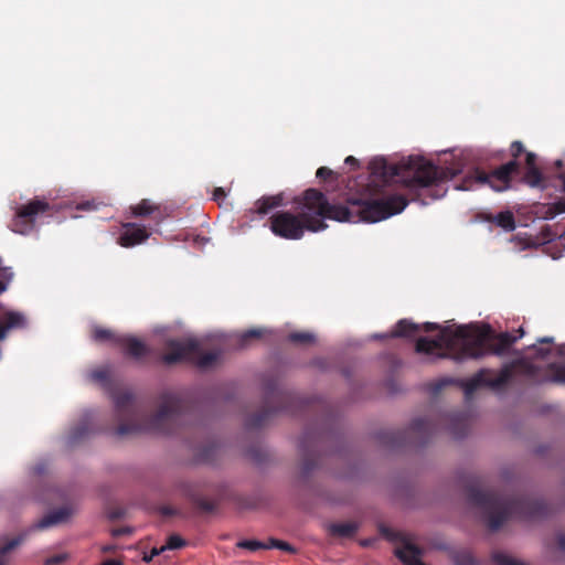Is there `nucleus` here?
<instances>
[{"mask_svg":"<svg viewBox=\"0 0 565 565\" xmlns=\"http://www.w3.org/2000/svg\"><path fill=\"white\" fill-rule=\"evenodd\" d=\"M122 334H116L110 329H106L103 327H95L93 329L92 338L96 342H110L118 345V339L121 338Z\"/></svg>","mask_w":565,"mask_h":565,"instance_id":"23","label":"nucleus"},{"mask_svg":"<svg viewBox=\"0 0 565 565\" xmlns=\"http://www.w3.org/2000/svg\"><path fill=\"white\" fill-rule=\"evenodd\" d=\"M491 374L492 370L481 369L471 379L458 381L459 385L465 392L466 397H470L481 386H487L494 390L501 388L502 386H494L491 384L494 381V377H489Z\"/></svg>","mask_w":565,"mask_h":565,"instance_id":"15","label":"nucleus"},{"mask_svg":"<svg viewBox=\"0 0 565 565\" xmlns=\"http://www.w3.org/2000/svg\"><path fill=\"white\" fill-rule=\"evenodd\" d=\"M277 548L291 554L296 553V548L285 541H280Z\"/></svg>","mask_w":565,"mask_h":565,"instance_id":"43","label":"nucleus"},{"mask_svg":"<svg viewBox=\"0 0 565 565\" xmlns=\"http://www.w3.org/2000/svg\"><path fill=\"white\" fill-rule=\"evenodd\" d=\"M265 543L257 540H243L237 543V547L245 548L252 552L262 550Z\"/></svg>","mask_w":565,"mask_h":565,"instance_id":"34","label":"nucleus"},{"mask_svg":"<svg viewBox=\"0 0 565 565\" xmlns=\"http://www.w3.org/2000/svg\"><path fill=\"white\" fill-rule=\"evenodd\" d=\"M323 436L320 433L306 430L299 439V451L301 454V473L303 477L318 467L320 462V446Z\"/></svg>","mask_w":565,"mask_h":565,"instance_id":"12","label":"nucleus"},{"mask_svg":"<svg viewBox=\"0 0 565 565\" xmlns=\"http://www.w3.org/2000/svg\"><path fill=\"white\" fill-rule=\"evenodd\" d=\"M90 419L92 416L88 414L83 422L77 424L74 428H72L70 435H68V444L75 445L79 441H82L84 438H86L90 431Z\"/></svg>","mask_w":565,"mask_h":565,"instance_id":"21","label":"nucleus"},{"mask_svg":"<svg viewBox=\"0 0 565 565\" xmlns=\"http://www.w3.org/2000/svg\"><path fill=\"white\" fill-rule=\"evenodd\" d=\"M563 191L565 192V177H563Z\"/></svg>","mask_w":565,"mask_h":565,"instance_id":"56","label":"nucleus"},{"mask_svg":"<svg viewBox=\"0 0 565 565\" xmlns=\"http://www.w3.org/2000/svg\"><path fill=\"white\" fill-rule=\"evenodd\" d=\"M284 205H285L284 193H278L275 195H264L255 202L253 212L257 213L259 215H266L274 209L280 207Z\"/></svg>","mask_w":565,"mask_h":565,"instance_id":"19","label":"nucleus"},{"mask_svg":"<svg viewBox=\"0 0 565 565\" xmlns=\"http://www.w3.org/2000/svg\"><path fill=\"white\" fill-rule=\"evenodd\" d=\"M151 235V231L138 223H124L117 243L125 248L142 244Z\"/></svg>","mask_w":565,"mask_h":565,"instance_id":"14","label":"nucleus"},{"mask_svg":"<svg viewBox=\"0 0 565 565\" xmlns=\"http://www.w3.org/2000/svg\"><path fill=\"white\" fill-rule=\"evenodd\" d=\"M525 164H526V169L532 168V167H537L536 166V154L533 152H526L525 153Z\"/></svg>","mask_w":565,"mask_h":565,"instance_id":"41","label":"nucleus"},{"mask_svg":"<svg viewBox=\"0 0 565 565\" xmlns=\"http://www.w3.org/2000/svg\"><path fill=\"white\" fill-rule=\"evenodd\" d=\"M130 211L135 217L152 216L157 224L162 220L160 206L148 199H143L138 204L131 205Z\"/></svg>","mask_w":565,"mask_h":565,"instance_id":"18","label":"nucleus"},{"mask_svg":"<svg viewBox=\"0 0 565 565\" xmlns=\"http://www.w3.org/2000/svg\"><path fill=\"white\" fill-rule=\"evenodd\" d=\"M164 348L166 353L161 355V361L167 365L190 362L200 369H207L218 360L217 352L202 353L200 351V343L194 338L182 340L169 339L166 341Z\"/></svg>","mask_w":565,"mask_h":565,"instance_id":"8","label":"nucleus"},{"mask_svg":"<svg viewBox=\"0 0 565 565\" xmlns=\"http://www.w3.org/2000/svg\"><path fill=\"white\" fill-rule=\"evenodd\" d=\"M358 531V525L353 522L333 523L330 525L332 535L350 537Z\"/></svg>","mask_w":565,"mask_h":565,"instance_id":"25","label":"nucleus"},{"mask_svg":"<svg viewBox=\"0 0 565 565\" xmlns=\"http://www.w3.org/2000/svg\"><path fill=\"white\" fill-rule=\"evenodd\" d=\"M520 335L515 337L509 332H501L489 342L488 333L478 329L459 326L455 330L445 327L439 339L428 340L422 337L416 341L417 353L435 354L439 359L450 358L455 361L467 359H480L487 354L502 355L524 334L522 328Z\"/></svg>","mask_w":565,"mask_h":565,"instance_id":"3","label":"nucleus"},{"mask_svg":"<svg viewBox=\"0 0 565 565\" xmlns=\"http://www.w3.org/2000/svg\"><path fill=\"white\" fill-rule=\"evenodd\" d=\"M557 546L559 550L565 551V534H559L557 536Z\"/></svg>","mask_w":565,"mask_h":565,"instance_id":"46","label":"nucleus"},{"mask_svg":"<svg viewBox=\"0 0 565 565\" xmlns=\"http://www.w3.org/2000/svg\"><path fill=\"white\" fill-rule=\"evenodd\" d=\"M163 551H166V550L163 548V546H161L160 548H158V547H153V548L151 550V552H150V555H151L152 557H154V556H158L159 554H161Z\"/></svg>","mask_w":565,"mask_h":565,"instance_id":"48","label":"nucleus"},{"mask_svg":"<svg viewBox=\"0 0 565 565\" xmlns=\"http://www.w3.org/2000/svg\"><path fill=\"white\" fill-rule=\"evenodd\" d=\"M537 342H539V343H542V344H543V343L551 344V343H553V338H551V337H544V338L539 339V340H537Z\"/></svg>","mask_w":565,"mask_h":565,"instance_id":"50","label":"nucleus"},{"mask_svg":"<svg viewBox=\"0 0 565 565\" xmlns=\"http://www.w3.org/2000/svg\"><path fill=\"white\" fill-rule=\"evenodd\" d=\"M552 204V209L554 210V214L565 213V199H561Z\"/></svg>","mask_w":565,"mask_h":565,"instance_id":"39","label":"nucleus"},{"mask_svg":"<svg viewBox=\"0 0 565 565\" xmlns=\"http://www.w3.org/2000/svg\"><path fill=\"white\" fill-rule=\"evenodd\" d=\"M90 379L104 386H108L110 384V371L107 367L94 370L90 373Z\"/></svg>","mask_w":565,"mask_h":565,"instance_id":"31","label":"nucleus"},{"mask_svg":"<svg viewBox=\"0 0 565 565\" xmlns=\"http://www.w3.org/2000/svg\"><path fill=\"white\" fill-rule=\"evenodd\" d=\"M70 510L66 508L57 509L53 512H50L49 514L44 515L39 523L36 524L38 529H47L50 526L60 524L67 520L70 516Z\"/></svg>","mask_w":565,"mask_h":565,"instance_id":"20","label":"nucleus"},{"mask_svg":"<svg viewBox=\"0 0 565 565\" xmlns=\"http://www.w3.org/2000/svg\"><path fill=\"white\" fill-rule=\"evenodd\" d=\"M510 152L513 160L501 164L490 173L478 168L475 169L463 178L457 189L469 191L473 190L476 185H488L497 192L510 189L512 177L520 172V163L516 159L524 152L523 143L518 140L513 141L510 147Z\"/></svg>","mask_w":565,"mask_h":565,"instance_id":"6","label":"nucleus"},{"mask_svg":"<svg viewBox=\"0 0 565 565\" xmlns=\"http://www.w3.org/2000/svg\"><path fill=\"white\" fill-rule=\"evenodd\" d=\"M452 382L451 380H444L441 381L438 385H437V390L441 388L444 385H446L447 383H450Z\"/></svg>","mask_w":565,"mask_h":565,"instance_id":"51","label":"nucleus"},{"mask_svg":"<svg viewBox=\"0 0 565 565\" xmlns=\"http://www.w3.org/2000/svg\"><path fill=\"white\" fill-rule=\"evenodd\" d=\"M467 501L482 510L491 531L499 530L510 518L540 519L550 514V505L530 497H504L492 491H482L475 486L467 487Z\"/></svg>","mask_w":565,"mask_h":565,"instance_id":"5","label":"nucleus"},{"mask_svg":"<svg viewBox=\"0 0 565 565\" xmlns=\"http://www.w3.org/2000/svg\"><path fill=\"white\" fill-rule=\"evenodd\" d=\"M265 406L264 408L246 418L248 429H258L265 426L277 413L288 411V403L292 401L291 394L281 391L276 381L265 383Z\"/></svg>","mask_w":565,"mask_h":565,"instance_id":"10","label":"nucleus"},{"mask_svg":"<svg viewBox=\"0 0 565 565\" xmlns=\"http://www.w3.org/2000/svg\"><path fill=\"white\" fill-rule=\"evenodd\" d=\"M450 431L456 438H461L468 430V416L465 413H456L450 416Z\"/></svg>","mask_w":565,"mask_h":565,"instance_id":"22","label":"nucleus"},{"mask_svg":"<svg viewBox=\"0 0 565 565\" xmlns=\"http://www.w3.org/2000/svg\"><path fill=\"white\" fill-rule=\"evenodd\" d=\"M556 215L557 214H554V210L552 209V204H547L546 206H544V211H543V218L544 220H552Z\"/></svg>","mask_w":565,"mask_h":565,"instance_id":"42","label":"nucleus"},{"mask_svg":"<svg viewBox=\"0 0 565 565\" xmlns=\"http://www.w3.org/2000/svg\"><path fill=\"white\" fill-rule=\"evenodd\" d=\"M116 418L119 422L114 435L124 437L141 431L174 434L191 416L192 407L181 395L166 392L160 396V406L156 414L146 417L139 408L132 393L111 392Z\"/></svg>","mask_w":565,"mask_h":565,"instance_id":"2","label":"nucleus"},{"mask_svg":"<svg viewBox=\"0 0 565 565\" xmlns=\"http://www.w3.org/2000/svg\"><path fill=\"white\" fill-rule=\"evenodd\" d=\"M102 565H122V563L118 559L110 558L105 561Z\"/></svg>","mask_w":565,"mask_h":565,"instance_id":"49","label":"nucleus"},{"mask_svg":"<svg viewBox=\"0 0 565 565\" xmlns=\"http://www.w3.org/2000/svg\"><path fill=\"white\" fill-rule=\"evenodd\" d=\"M186 545V542L184 539H182L178 534H172L168 537L166 544L163 545L164 550H179Z\"/></svg>","mask_w":565,"mask_h":565,"instance_id":"33","label":"nucleus"},{"mask_svg":"<svg viewBox=\"0 0 565 565\" xmlns=\"http://www.w3.org/2000/svg\"><path fill=\"white\" fill-rule=\"evenodd\" d=\"M452 561L455 565H479L478 561L468 551L456 552Z\"/></svg>","mask_w":565,"mask_h":565,"instance_id":"30","label":"nucleus"},{"mask_svg":"<svg viewBox=\"0 0 565 565\" xmlns=\"http://www.w3.org/2000/svg\"><path fill=\"white\" fill-rule=\"evenodd\" d=\"M26 326V319L23 313L18 311H7L0 318V341L4 340L8 332L14 329H22Z\"/></svg>","mask_w":565,"mask_h":565,"instance_id":"17","label":"nucleus"},{"mask_svg":"<svg viewBox=\"0 0 565 565\" xmlns=\"http://www.w3.org/2000/svg\"><path fill=\"white\" fill-rule=\"evenodd\" d=\"M203 508L206 509V510H212V505L211 504H204Z\"/></svg>","mask_w":565,"mask_h":565,"instance_id":"55","label":"nucleus"},{"mask_svg":"<svg viewBox=\"0 0 565 565\" xmlns=\"http://www.w3.org/2000/svg\"><path fill=\"white\" fill-rule=\"evenodd\" d=\"M68 558L66 553H61L45 558L44 565H61Z\"/></svg>","mask_w":565,"mask_h":565,"instance_id":"36","label":"nucleus"},{"mask_svg":"<svg viewBox=\"0 0 565 565\" xmlns=\"http://www.w3.org/2000/svg\"><path fill=\"white\" fill-rule=\"evenodd\" d=\"M114 547L113 546H104L103 547V552L105 553H109V552H113Z\"/></svg>","mask_w":565,"mask_h":565,"instance_id":"52","label":"nucleus"},{"mask_svg":"<svg viewBox=\"0 0 565 565\" xmlns=\"http://www.w3.org/2000/svg\"><path fill=\"white\" fill-rule=\"evenodd\" d=\"M445 328H440L437 323L434 322H426L423 326H419L417 323H414L413 321L408 319H401L395 328L388 333V334H381V335H374L379 339H386V338H413L416 333H418L420 330L425 332H431L435 330H439V333ZM440 334L437 335V339H439Z\"/></svg>","mask_w":565,"mask_h":565,"instance_id":"13","label":"nucleus"},{"mask_svg":"<svg viewBox=\"0 0 565 565\" xmlns=\"http://www.w3.org/2000/svg\"><path fill=\"white\" fill-rule=\"evenodd\" d=\"M264 334L262 329H250L244 332L241 337V342L245 345L252 339H258Z\"/></svg>","mask_w":565,"mask_h":565,"instance_id":"35","label":"nucleus"},{"mask_svg":"<svg viewBox=\"0 0 565 565\" xmlns=\"http://www.w3.org/2000/svg\"><path fill=\"white\" fill-rule=\"evenodd\" d=\"M333 175V171L327 167H320L317 172L316 177L321 180H327Z\"/></svg>","mask_w":565,"mask_h":565,"instance_id":"38","label":"nucleus"},{"mask_svg":"<svg viewBox=\"0 0 565 565\" xmlns=\"http://www.w3.org/2000/svg\"><path fill=\"white\" fill-rule=\"evenodd\" d=\"M118 347L121 348L125 355L136 361H140L150 352L145 342L128 334H122L121 338L118 339Z\"/></svg>","mask_w":565,"mask_h":565,"instance_id":"16","label":"nucleus"},{"mask_svg":"<svg viewBox=\"0 0 565 565\" xmlns=\"http://www.w3.org/2000/svg\"><path fill=\"white\" fill-rule=\"evenodd\" d=\"M225 198H226V192H225V190L223 188L218 186V188L214 189V191H213V200L214 201L220 203Z\"/></svg>","mask_w":565,"mask_h":565,"instance_id":"40","label":"nucleus"},{"mask_svg":"<svg viewBox=\"0 0 565 565\" xmlns=\"http://www.w3.org/2000/svg\"><path fill=\"white\" fill-rule=\"evenodd\" d=\"M437 423L424 417L412 422L406 430H385L379 434V440L390 448L403 447L407 444L425 445L437 430Z\"/></svg>","mask_w":565,"mask_h":565,"instance_id":"9","label":"nucleus"},{"mask_svg":"<svg viewBox=\"0 0 565 565\" xmlns=\"http://www.w3.org/2000/svg\"><path fill=\"white\" fill-rule=\"evenodd\" d=\"M540 371V366L526 361L525 359H519L504 364L491 384L503 387L518 372L536 383L551 382L565 385V364L550 363L546 366L545 375L542 379L539 377Z\"/></svg>","mask_w":565,"mask_h":565,"instance_id":"7","label":"nucleus"},{"mask_svg":"<svg viewBox=\"0 0 565 565\" xmlns=\"http://www.w3.org/2000/svg\"><path fill=\"white\" fill-rule=\"evenodd\" d=\"M152 558H153V557H152L150 554H149V555H145V556H143V561H145V562H147V563L151 562V561H152Z\"/></svg>","mask_w":565,"mask_h":565,"instance_id":"53","label":"nucleus"},{"mask_svg":"<svg viewBox=\"0 0 565 565\" xmlns=\"http://www.w3.org/2000/svg\"><path fill=\"white\" fill-rule=\"evenodd\" d=\"M344 162L351 167H356L358 166V159H355L354 157L352 156H349L345 158Z\"/></svg>","mask_w":565,"mask_h":565,"instance_id":"47","label":"nucleus"},{"mask_svg":"<svg viewBox=\"0 0 565 565\" xmlns=\"http://www.w3.org/2000/svg\"><path fill=\"white\" fill-rule=\"evenodd\" d=\"M530 349L535 351L534 356L536 359H545L551 353L550 348H542L536 344L531 345Z\"/></svg>","mask_w":565,"mask_h":565,"instance_id":"37","label":"nucleus"},{"mask_svg":"<svg viewBox=\"0 0 565 565\" xmlns=\"http://www.w3.org/2000/svg\"><path fill=\"white\" fill-rule=\"evenodd\" d=\"M523 181L532 188H544L545 178L537 167L526 169Z\"/></svg>","mask_w":565,"mask_h":565,"instance_id":"24","label":"nucleus"},{"mask_svg":"<svg viewBox=\"0 0 565 565\" xmlns=\"http://www.w3.org/2000/svg\"><path fill=\"white\" fill-rule=\"evenodd\" d=\"M494 220L498 226L502 227L508 232L515 230L514 215L510 211L500 212Z\"/></svg>","mask_w":565,"mask_h":565,"instance_id":"27","label":"nucleus"},{"mask_svg":"<svg viewBox=\"0 0 565 565\" xmlns=\"http://www.w3.org/2000/svg\"><path fill=\"white\" fill-rule=\"evenodd\" d=\"M51 211V205L45 199L35 198L15 210L10 228L18 234L28 235L34 227L36 218Z\"/></svg>","mask_w":565,"mask_h":565,"instance_id":"11","label":"nucleus"},{"mask_svg":"<svg viewBox=\"0 0 565 565\" xmlns=\"http://www.w3.org/2000/svg\"><path fill=\"white\" fill-rule=\"evenodd\" d=\"M22 541L23 537L18 536L0 546V565H8L7 554L18 547Z\"/></svg>","mask_w":565,"mask_h":565,"instance_id":"29","label":"nucleus"},{"mask_svg":"<svg viewBox=\"0 0 565 565\" xmlns=\"http://www.w3.org/2000/svg\"><path fill=\"white\" fill-rule=\"evenodd\" d=\"M218 451V447L215 443H209L203 446L196 454V457L202 462H212Z\"/></svg>","mask_w":565,"mask_h":565,"instance_id":"28","label":"nucleus"},{"mask_svg":"<svg viewBox=\"0 0 565 565\" xmlns=\"http://www.w3.org/2000/svg\"><path fill=\"white\" fill-rule=\"evenodd\" d=\"M287 339L289 342L300 345L312 344L316 341L315 334L308 331L291 332L288 334Z\"/></svg>","mask_w":565,"mask_h":565,"instance_id":"26","label":"nucleus"},{"mask_svg":"<svg viewBox=\"0 0 565 565\" xmlns=\"http://www.w3.org/2000/svg\"><path fill=\"white\" fill-rule=\"evenodd\" d=\"M373 182L387 184L394 179L408 189L413 200L419 196V191L438 185L439 182L454 179L458 170L440 168L422 157H409L398 163H390L383 157H376L369 163Z\"/></svg>","mask_w":565,"mask_h":565,"instance_id":"4","label":"nucleus"},{"mask_svg":"<svg viewBox=\"0 0 565 565\" xmlns=\"http://www.w3.org/2000/svg\"><path fill=\"white\" fill-rule=\"evenodd\" d=\"M558 354H559V355L565 354V348H564V347H559V348H558Z\"/></svg>","mask_w":565,"mask_h":565,"instance_id":"54","label":"nucleus"},{"mask_svg":"<svg viewBox=\"0 0 565 565\" xmlns=\"http://www.w3.org/2000/svg\"><path fill=\"white\" fill-rule=\"evenodd\" d=\"M279 542L280 540H277V539H269L267 542H264L265 543V546H263L264 550H269V548H277L278 545H279Z\"/></svg>","mask_w":565,"mask_h":565,"instance_id":"44","label":"nucleus"},{"mask_svg":"<svg viewBox=\"0 0 565 565\" xmlns=\"http://www.w3.org/2000/svg\"><path fill=\"white\" fill-rule=\"evenodd\" d=\"M492 561L495 565H525L523 562L499 552L492 555Z\"/></svg>","mask_w":565,"mask_h":565,"instance_id":"32","label":"nucleus"},{"mask_svg":"<svg viewBox=\"0 0 565 565\" xmlns=\"http://www.w3.org/2000/svg\"><path fill=\"white\" fill-rule=\"evenodd\" d=\"M296 211L281 210L268 218L271 233L288 241L301 239L306 232L327 228L324 220L375 223L401 213L408 204L402 194L383 199H351L350 206L331 204L319 190L310 188L294 198Z\"/></svg>","mask_w":565,"mask_h":565,"instance_id":"1","label":"nucleus"},{"mask_svg":"<svg viewBox=\"0 0 565 565\" xmlns=\"http://www.w3.org/2000/svg\"><path fill=\"white\" fill-rule=\"evenodd\" d=\"M132 531L130 527H120V529H115L113 530V535L114 536H120V535H126V534H130Z\"/></svg>","mask_w":565,"mask_h":565,"instance_id":"45","label":"nucleus"}]
</instances>
